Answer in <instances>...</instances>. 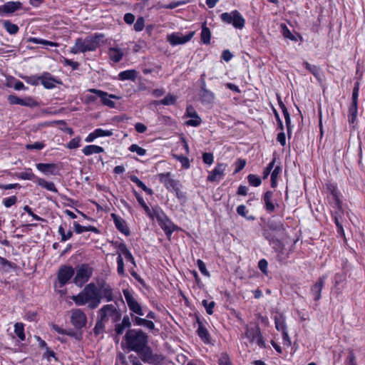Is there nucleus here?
<instances>
[{
    "mask_svg": "<svg viewBox=\"0 0 365 365\" xmlns=\"http://www.w3.org/2000/svg\"><path fill=\"white\" fill-rule=\"evenodd\" d=\"M104 38L102 34H95L89 36L84 39L78 38L76 39L73 46L71 48V52L73 54L79 53H86L88 51H94L99 46L100 41Z\"/></svg>",
    "mask_w": 365,
    "mask_h": 365,
    "instance_id": "20e7f679",
    "label": "nucleus"
},
{
    "mask_svg": "<svg viewBox=\"0 0 365 365\" xmlns=\"http://www.w3.org/2000/svg\"><path fill=\"white\" fill-rule=\"evenodd\" d=\"M129 150L133 153H136L140 156H143L146 153V150L137 144H132L129 147Z\"/></svg>",
    "mask_w": 365,
    "mask_h": 365,
    "instance_id": "49530a36",
    "label": "nucleus"
},
{
    "mask_svg": "<svg viewBox=\"0 0 365 365\" xmlns=\"http://www.w3.org/2000/svg\"><path fill=\"white\" fill-rule=\"evenodd\" d=\"M71 299L78 306L88 304L90 309H96L101 304V296L94 283L87 284L77 295L71 297Z\"/></svg>",
    "mask_w": 365,
    "mask_h": 365,
    "instance_id": "f03ea898",
    "label": "nucleus"
},
{
    "mask_svg": "<svg viewBox=\"0 0 365 365\" xmlns=\"http://www.w3.org/2000/svg\"><path fill=\"white\" fill-rule=\"evenodd\" d=\"M92 274V269L86 264H82L76 271L73 282L78 287H82L87 282Z\"/></svg>",
    "mask_w": 365,
    "mask_h": 365,
    "instance_id": "9d476101",
    "label": "nucleus"
},
{
    "mask_svg": "<svg viewBox=\"0 0 365 365\" xmlns=\"http://www.w3.org/2000/svg\"><path fill=\"white\" fill-rule=\"evenodd\" d=\"M140 359L145 363L150 364H157L163 360V357L158 354H154L150 347L146 345L140 351H136Z\"/></svg>",
    "mask_w": 365,
    "mask_h": 365,
    "instance_id": "ddd939ff",
    "label": "nucleus"
},
{
    "mask_svg": "<svg viewBox=\"0 0 365 365\" xmlns=\"http://www.w3.org/2000/svg\"><path fill=\"white\" fill-rule=\"evenodd\" d=\"M359 93V83L356 82V83H355L354 88H353L351 104L358 105Z\"/></svg>",
    "mask_w": 365,
    "mask_h": 365,
    "instance_id": "c03bdc74",
    "label": "nucleus"
},
{
    "mask_svg": "<svg viewBox=\"0 0 365 365\" xmlns=\"http://www.w3.org/2000/svg\"><path fill=\"white\" fill-rule=\"evenodd\" d=\"M247 180L249 183L255 187L259 186L262 182L261 179L258 176L253 174H250L247 176Z\"/></svg>",
    "mask_w": 365,
    "mask_h": 365,
    "instance_id": "de8ad7c7",
    "label": "nucleus"
},
{
    "mask_svg": "<svg viewBox=\"0 0 365 365\" xmlns=\"http://www.w3.org/2000/svg\"><path fill=\"white\" fill-rule=\"evenodd\" d=\"M94 131L97 138L102 136H111L113 135V132L111 130H105L101 128L96 129Z\"/></svg>",
    "mask_w": 365,
    "mask_h": 365,
    "instance_id": "13d9d810",
    "label": "nucleus"
},
{
    "mask_svg": "<svg viewBox=\"0 0 365 365\" xmlns=\"http://www.w3.org/2000/svg\"><path fill=\"white\" fill-rule=\"evenodd\" d=\"M195 31H191L186 35L180 33H173L168 36L167 40L172 46L183 44L188 42L193 37Z\"/></svg>",
    "mask_w": 365,
    "mask_h": 365,
    "instance_id": "2eb2a0df",
    "label": "nucleus"
},
{
    "mask_svg": "<svg viewBox=\"0 0 365 365\" xmlns=\"http://www.w3.org/2000/svg\"><path fill=\"white\" fill-rule=\"evenodd\" d=\"M198 336L203 340L205 342H209V334L205 327L202 325L200 324L197 329Z\"/></svg>",
    "mask_w": 365,
    "mask_h": 365,
    "instance_id": "58836bf2",
    "label": "nucleus"
},
{
    "mask_svg": "<svg viewBox=\"0 0 365 365\" xmlns=\"http://www.w3.org/2000/svg\"><path fill=\"white\" fill-rule=\"evenodd\" d=\"M131 326V322L128 316H124L121 323L115 325V331L117 334H122L126 328Z\"/></svg>",
    "mask_w": 365,
    "mask_h": 365,
    "instance_id": "c85d7f7f",
    "label": "nucleus"
},
{
    "mask_svg": "<svg viewBox=\"0 0 365 365\" xmlns=\"http://www.w3.org/2000/svg\"><path fill=\"white\" fill-rule=\"evenodd\" d=\"M211 32L209 28H207L204 24L202 26L201 31V41L205 44H209L210 42Z\"/></svg>",
    "mask_w": 365,
    "mask_h": 365,
    "instance_id": "72a5a7b5",
    "label": "nucleus"
},
{
    "mask_svg": "<svg viewBox=\"0 0 365 365\" xmlns=\"http://www.w3.org/2000/svg\"><path fill=\"white\" fill-rule=\"evenodd\" d=\"M117 264H118V268H117L118 273L120 275L123 276L125 273V271H124L123 259L122 257L121 254H118V256L117 258Z\"/></svg>",
    "mask_w": 365,
    "mask_h": 365,
    "instance_id": "09e8293b",
    "label": "nucleus"
},
{
    "mask_svg": "<svg viewBox=\"0 0 365 365\" xmlns=\"http://www.w3.org/2000/svg\"><path fill=\"white\" fill-rule=\"evenodd\" d=\"M24 324L22 323L17 322L14 325V331L16 336L21 340L25 339V334L24 332Z\"/></svg>",
    "mask_w": 365,
    "mask_h": 365,
    "instance_id": "e433bc0d",
    "label": "nucleus"
},
{
    "mask_svg": "<svg viewBox=\"0 0 365 365\" xmlns=\"http://www.w3.org/2000/svg\"><path fill=\"white\" fill-rule=\"evenodd\" d=\"M275 327L278 331H281L282 332L286 331V324L284 323V320L282 316L275 317L274 318Z\"/></svg>",
    "mask_w": 365,
    "mask_h": 365,
    "instance_id": "ea45409f",
    "label": "nucleus"
},
{
    "mask_svg": "<svg viewBox=\"0 0 365 365\" xmlns=\"http://www.w3.org/2000/svg\"><path fill=\"white\" fill-rule=\"evenodd\" d=\"M123 292L129 309L137 315L143 316L144 314L142 307L134 297L130 291L128 289H123Z\"/></svg>",
    "mask_w": 365,
    "mask_h": 365,
    "instance_id": "f8f14e48",
    "label": "nucleus"
},
{
    "mask_svg": "<svg viewBox=\"0 0 365 365\" xmlns=\"http://www.w3.org/2000/svg\"><path fill=\"white\" fill-rule=\"evenodd\" d=\"M71 323L76 329H81L86 325L87 317L80 309H73L70 311Z\"/></svg>",
    "mask_w": 365,
    "mask_h": 365,
    "instance_id": "9b49d317",
    "label": "nucleus"
},
{
    "mask_svg": "<svg viewBox=\"0 0 365 365\" xmlns=\"http://www.w3.org/2000/svg\"><path fill=\"white\" fill-rule=\"evenodd\" d=\"M103 148L96 145H89L84 147L83 153L86 155H91L94 153H101L103 152Z\"/></svg>",
    "mask_w": 365,
    "mask_h": 365,
    "instance_id": "7c9ffc66",
    "label": "nucleus"
},
{
    "mask_svg": "<svg viewBox=\"0 0 365 365\" xmlns=\"http://www.w3.org/2000/svg\"><path fill=\"white\" fill-rule=\"evenodd\" d=\"M105 322L102 321L101 319L97 318L96 326L93 329V331L96 335L101 334L105 329Z\"/></svg>",
    "mask_w": 365,
    "mask_h": 365,
    "instance_id": "79ce46f5",
    "label": "nucleus"
},
{
    "mask_svg": "<svg viewBox=\"0 0 365 365\" xmlns=\"http://www.w3.org/2000/svg\"><path fill=\"white\" fill-rule=\"evenodd\" d=\"M17 178L22 180H34L36 176L31 170H26L17 174Z\"/></svg>",
    "mask_w": 365,
    "mask_h": 365,
    "instance_id": "a18cd8bd",
    "label": "nucleus"
},
{
    "mask_svg": "<svg viewBox=\"0 0 365 365\" xmlns=\"http://www.w3.org/2000/svg\"><path fill=\"white\" fill-rule=\"evenodd\" d=\"M111 217L113 220L116 228L126 236L129 235L130 231L124 220L114 213L111 214Z\"/></svg>",
    "mask_w": 365,
    "mask_h": 365,
    "instance_id": "393cba45",
    "label": "nucleus"
},
{
    "mask_svg": "<svg viewBox=\"0 0 365 365\" xmlns=\"http://www.w3.org/2000/svg\"><path fill=\"white\" fill-rule=\"evenodd\" d=\"M175 158L179 160L182 166L185 168H190V162L187 157L182 156V155H175Z\"/></svg>",
    "mask_w": 365,
    "mask_h": 365,
    "instance_id": "052dcab7",
    "label": "nucleus"
},
{
    "mask_svg": "<svg viewBox=\"0 0 365 365\" xmlns=\"http://www.w3.org/2000/svg\"><path fill=\"white\" fill-rule=\"evenodd\" d=\"M37 183L38 185L46 189L47 190H49V191H51L53 192H58V190L53 182H48L43 178H37Z\"/></svg>",
    "mask_w": 365,
    "mask_h": 365,
    "instance_id": "473e14b6",
    "label": "nucleus"
},
{
    "mask_svg": "<svg viewBox=\"0 0 365 365\" xmlns=\"http://www.w3.org/2000/svg\"><path fill=\"white\" fill-rule=\"evenodd\" d=\"M109 58L115 63L119 62L123 57L124 53L120 48L111 47L108 49Z\"/></svg>",
    "mask_w": 365,
    "mask_h": 365,
    "instance_id": "bb28decb",
    "label": "nucleus"
},
{
    "mask_svg": "<svg viewBox=\"0 0 365 365\" xmlns=\"http://www.w3.org/2000/svg\"><path fill=\"white\" fill-rule=\"evenodd\" d=\"M45 146L44 143L41 142H36L33 144H27L26 145V149L32 150V149H36V150H41Z\"/></svg>",
    "mask_w": 365,
    "mask_h": 365,
    "instance_id": "680f3d73",
    "label": "nucleus"
},
{
    "mask_svg": "<svg viewBox=\"0 0 365 365\" xmlns=\"http://www.w3.org/2000/svg\"><path fill=\"white\" fill-rule=\"evenodd\" d=\"M36 168L44 174L55 175L57 170V166L54 163H38Z\"/></svg>",
    "mask_w": 365,
    "mask_h": 365,
    "instance_id": "a878e982",
    "label": "nucleus"
},
{
    "mask_svg": "<svg viewBox=\"0 0 365 365\" xmlns=\"http://www.w3.org/2000/svg\"><path fill=\"white\" fill-rule=\"evenodd\" d=\"M274 165V160H272L263 171V178H267Z\"/></svg>",
    "mask_w": 365,
    "mask_h": 365,
    "instance_id": "774afa93",
    "label": "nucleus"
},
{
    "mask_svg": "<svg viewBox=\"0 0 365 365\" xmlns=\"http://www.w3.org/2000/svg\"><path fill=\"white\" fill-rule=\"evenodd\" d=\"M80 141L81 138L79 137L74 138L67 144V148L69 149L77 148L80 146Z\"/></svg>",
    "mask_w": 365,
    "mask_h": 365,
    "instance_id": "864d4df0",
    "label": "nucleus"
},
{
    "mask_svg": "<svg viewBox=\"0 0 365 365\" xmlns=\"http://www.w3.org/2000/svg\"><path fill=\"white\" fill-rule=\"evenodd\" d=\"M272 233H270L269 236L266 237L269 240L270 243L274 245V248L280 250L283 248V245L280 242L277 237H280L284 239V236L286 235V231L284 226L281 224L276 225L274 228H272Z\"/></svg>",
    "mask_w": 365,
    "mask_h": 365,
    "instance_id": "0eeeda50",
    "label": "nucleus"
},
{
    "mask_svg": "<svg viewBox=\"0 0 365 365\" xmlns=\"http://www.w3.org/2000/svg\"><path fill=\"white\" fill-rule=\"evenodd\" d=\"M273 192L272 191H267L263 197L264 206L268 212L274 211L275 205L272 202Z\"/></svg>",
    "mask_w": 365,
    "mask_h": 365,
    "instance_id": "cd10ccee",
    "label": "nucleus"
},
{
    "mask_svg": "<svg viewBox=\"0 0 365 365\" xmlns=\"http://www.w3.org/2000/svg\"><path fill=\"white\" fill-rule=\"evenodd\" d=\"M346 365H356V357L353 351H349L345 361Z\"/></svg>",
    "mask_w": 365,
    "mask_h": 365,
    "instance_id": "6e6d98bb",
    "label": "nucleus"
},
{
    "mask_svg": "<svg viewBox=\"0 0 365 365\" xmlns=\"http://www.w3.org/2000/svg\"><path fill=\"white\" fill-rule=\"evenodd\" d=\"M325 193L327 195V200L329 205L334 209L333 217L337 227V232L341 235H344L343 226L340 222L343 210L341 207V194L337 187L336 183L329 182L325 185Z\"/></svg>",
    "mask_w": 365,
    "mask_h": 365,
    "instance_id": "f257e3e1",
    "label": "nucleus"
},
{
    "mask_svg": "<svg viewBox=\"0 0 365 365\" xmlns=\"http://www.w3.org/2000/svg\"><path fill=\"white\" fill-rule=\"evenodd\" d=\"M24 210L29 215H31L34 219L38 220V221H43V219L40 217L39 216L36 215L35 213H34L31 209V207L28 205H25L24 207Z\"/></svg>",
    "mask_w": 365,
    "mask_h": 365,
    "instance_id": "69168bd1",
    "label": "nucleus"
},
{
    "mask_svg": "<svg viewBox=\"0 0 365 365\" xmlns=\"http://www.w3.org/2000/svg\"><path fill=\"white\" fill-rule=\"evenodd\" d=\"M17 198L16 196H11L4 199L3 203L6 207H10L11 206L16 204Z\"/></svg>",
    "mask_w": 365,
    "mask_h": 365,
    "instance_id": "4d7b16f0",
    "label": "nucleus"
},
{
    "mask_svg": "<svg viewBox=\"0 0 365 365\" xmlns=\"http://www.w3.org/2000/svg\"><path fill=\"white\" fill-rule=\"evenodd\" d=\"M227 167L226 164L218 163L215 169L210 172L207 176V180L210 182L220 181L225 175L224 172Z\"/></svg>",
    "mask_w": 365,
    "mask_h": 365,
    "instance_id": "aec40b11",
    "label": "nucleus"
},
{
    "mask_svg": "<svg viewBox=\"0 0 365 365\" xmlns=\"http://www.w3.org/2000/svg\"><path fill=\"white\" fill-rule=\"evenodd\" d=\"M159 180L165 187L170 190L178 189V181L171 177L170 173H160L158 175Z\"/></svg>",
    "mask_w": 365,
    "mask_h": 365,
    "instance_id": "a211bd4d",
    "label": "nucleus"
},
{
    "mask_svg": "<svg viewBox=\"0 0 365 365\" xmlns=\"http://www.w3.org/2000/svg\"><path fill=\"white\" fill-rule=\"evenodd\" d=\"M8 101L12 105H21L30 108L36 107L38 106V103L30 96L21 98L15 95H10L8 97Z\"/></svg>",
    "mask_w": 365,
    "mask_h": 365,
    "instance_id": "dca6fc26",
    "label": "nucleus"
},
{
    "mask_svg": "<svg viewBox=\"0 0 365 365\" xmlns=\"http://www.w3.org/2000/svg\"><path fill=\"white\" fill-rule=\"evenodd\" d=\"M4 27L8 33L11 35H14L18 33L19 27L16 24L11 23L9 21H5L4 22Z\"/></svg>",
    "mask_w": 365,
    "mask_h": 365,
    "instance_id": "c9c22d12",
    "label": "nucleus"
},
{
    "mask_svg": "<svg viewBox=\"0 0 365 365\" xmlns=\"http://www.w3.org/2000/svg\"><path fill=\"white\" fill-rule=\"evenodd\" d=\"M197 267L200 271V272L205 275V276H207L209 277L210 276V273L207 270V268H206V266H205V264L203 262L202 260L201 259H198L197 261Z\"/></svg>",
    "mask_w": 365,
    "mask_h": 365,
    "instance_id": "5fc2aeb1",
    "label": "nucleus"
},
{
    "mask_svg": "<svg viewBox=\"0 0 365 365\" xmlns=\"http://www.w3.org/2000/svg\"><path fill=\"white\" fill-rule=\"evenodd\" d=\"M245 333V337L251 344H257L259 347L264 346V341L262 339L259 327L257 325L255 327L246 326Z\"/></svg>",
    "mask_w": 365,
    "mask_h": 365,
    "instance_id": "1a4fd4ad",
    "label": "nucleus"
},
{
    "mask_svg": "<svg viewBox=\"0 0 365 365\" xmlns=\"http://www.w3.org/2000/svg\"><path fill=\"white\" fill-rule=\"evenodd\" d=\"M145 26V20L143 17L138 18L137 21L134 24V29L136 31H141Z\"/></svg>",
    "mask_w": 365,
    "mask_h": 365,
    "instance_id": "3c124183",
    "label": "nucleus"
},
{
    "mask_svg": "<svg viewBox=\"0 0 365 365\" xmlns=\"http://www.w3.org/2000/svg\"><path fill=\"white\" fill-rule=\"evenodd\" d=\"M138 201L140 203V205L144 208L146 214L151 218H154L155 214L154 212H152L149 207L146 205L145 202L143 199L142 197L138 196L137 197Z\"/></svg>",
    "mask_w": 365,
    "mask_h": 365,
    "instance_id": "37998d69",
    "label": "nucleus"
},
{
    "mask_svg": "<svg viewBox=\"0 0 365 365\" xmlns=\"http://www.w3.org/2000/svg\"><path fill=\"white\" fill-rule=\"evenodd\" d=\"M221 20L226 23L232 24L235 28L242 29L245 23V20L240 13L234 10L230 13H222L220 16Z\"/></svg>",
    "mask_w": 365,
    "mask_h": 365,
    "instance_id": "423d86ee",
    "label": "nucleus"
},
{
    "mask_svg": "<svg viewBox=\"0 0 365 365\" xmlns=\"http://www.w3.org/2000/svg\"><path fill=\"white\" fill-rule=\"evenodd\" d=\"M358 105L351 104L349 108L348 121L350 124L356 123Z\"/></svg>",
    "mask_w": 365,
    "mask_h": 365,
    "instance_id": "c756f323",
    "label": "nucleus"
},
{
    "mask_svg": "<svg viewBox=\"0 0 365 365\" xmlns=\"http://www.w3.org/2000/svg\"><path fill=\"white\" fill-rule=\"evenodd\" d=\"M39 79L41 80V84L48 89L53 88L56 86V85L61 84V82L58 80L53 78L52 76H51L49 73H45L43 76H41Z\"/></svg>",
    "mask_w": 365,
    "mask_h": 365,
    "instance_id": "b1692460",
    "label": "nucleus"
},
{
    "mask_svg": "<svg viewBox=\"0 0 365 365\" xmlns=\"http://www.w3.org/2000/svg\"><path fill=\"white\" fill-rule=\"evenodd\" d=\"M88 91L90 93L96 94L101 98V102L103 105L107 106L110 108L115 107V103L111 99L118 98L117 96L112 94H108L106 92L95 88H91L88 90Z\"/></svg>",
    "mask_w": 365,
    "mask_h": 365,
    "instance_id": "f3484780",
    "label": "nucleus"
},
{
    "mask_svg": "<svg viewBox=\"0 0 365 365\" xmlns=\"http://www.w3.org/2000/svg\"><path fill=\"white\" fill-rule=\"evenodd\" d=\"M98 292L101 299H105L107 302H111L113 300V292L110 285L103 283L100 286Z\"/></svg>",
    "mask_w": 365,
    "mask_h": 365,
    "instance_id": "4be33fe9",
    "label": "nucleus"
},
{
    "mask_svg": "<svg viewBox=\"0 0 365 365\" xmlns=\"http://www.w3.org/2000/svg\"><path fill=\"white\" fill-rule=\"evenodd\" d=\"M74 274V269L71 266H62L58 272V284L56 287H62L66 284Z\"/></svg>",
    "mask_w": 365,
    "mask_h": 365,
    "instance_id": "4468645a",
    "label": "nucleus"
},
{
    "mask_svg": "<svg viewBox=\"0 0 365 365\" xmlns=\"http://www.w3.org/2000/svg\"><path fill=\"white\" fill-rule=\"evenodd\" d=\"M185 115L191 118L190 120L185 122L187 125L197 127L199 126L202 123L200 117L192 106L187 107Z\"/></svg>",
    "mask_w": 365,
    "mask_h": 365,
    "instance_id": "6ab92c4d",
    "label": "nucleus"
},
{
    "mask_svg": "<svg viewBox=\"0 0 365 365\" xmlns=\"http://www.w3.org/2000/svg\"><path fill=\"white\" fill-rule=\"evenodd\" d=\"M21 3L19 1H9L0 6V15L4 14H12L21 7Z\"/></svg>",
    "mask_w": 365,
    "mask_h": 365,
    "instance_id": "5701e85b",
    "label": "nucleus"
},
{
    "mask_svg": "<svg viewBox=\"0 0 365 365\" xmlns=\"http://www.w3.org/2000/svg\"><path fill=\"white\" fill-rule=\"evenodd\" d=\"M0 267H2V268H5V267H9V268H14V264L8 261L7 259H6L5 258H3L1 257H0Z\"/></svg>",
    "mask_w": 365,
    "mask_h": 365,
    "instance_id": "0e129e2a",
    "label": "nucleus"
},
{
    "mask_svg": "<svg viewBox=\"0 0 365 365\" xmlns=\"http://www.w3.org/2000/svg\"><path fill=\"white\" fill-rule=\"evenodd\" d=\"M137 72L135 70H127L120 72L118 74V78L120 81L131 80L135 81L136 78Z\"/></svg>",
    "mask_w": 365,
    "mask_h": 365,
    "instance_id": "2f4dec72",
    "label": "nucleus"
},
{
    "mask_svg": "<svg viewBox=\"0 0 365 365\" xmlns=\"http://www.w3.org/2000/svg\"><path fill=\"white\" fill-rule=\"evenodd\" d=\"M282 34L284 38H289L291 40H294V36L292 34L289 29L287 27L285 24H281Z\"/></svg>",
    "mask_w": 365,
    "mask_h": 365,
    "instance_id": "8fccbe9b",
    "label": "nucleus"
},
{
    "mask_svg": "<svg viewBox=\"0 0 365 365\" xmlns=\"http://www.w3.org/2000/svg\"><path fill=\"white\" fill-rule=\"evenodd\" d=\"M98 317L105 322L111 320L113 323H115L120 319L121 314L114 305L106 304L98 310Z\"/></svg>",
    "mask_w": 365,
    "mask_h": 365,
    "instance_id": "39448f33",
    "label": "nucleus"
},
{
    "mask_svg": "<svg viewBox=\"0 0 365 365\" xmlns=\"http://www.w3.org/2000/svg\"><path fill=\"white\" fill-rule=\"evenodd\" d=\"M218 364H219V365H232V363L230 361L229 356L225 354H222L220 356V357L218 360Z\"/></svg>",
    "mask_w": 365,
    "mask_h": 365,
    "instance_id": "bf43d9fd",
    "label": "nucleus"
},
{
    "mask_svg": "<svg viewBox=\"0 0 365 365\" xmlns=\"http://www.w3.org/2000/svg\"><path fill=\"white\" fill-rule=\"evenodd\" d=\"M154 214L161 228L167 235H170L177 227L168 219L161 210H154Z\"/></svg>",
    "mask_w": 365,
    "mask_h": 365,
    "instance_id": "6e6552de",
    "label": "nucleus"
},
{
    "mask_svg": "<svg viewBox=\"0 0 365 365\" xmlns=\"http://www.w3.org/2000/svg\"><path fill=\"white\" fill-rule=\"evenodd\" d=\"M202 160L205 163L211 165L214 160L213 155L210 153H205L202 155Z\"/></svg>",
    "mask_w": 365,
    "mask_h": 365,
    "instance_id": "e2e57ef3",
    "label": "nucleus"
},
{
    "mask_svg": "<svg viewBox=\"0 0 365 365\" xmlns=\"http://www.w3.org/2000/svg\"><path fill=\"white\" fill-rule=\"evenodd\" d=\"M200 98L202 103L205 105H211L214 103L215 95L212 91L206 88L205 82H203L201 86Z\"/></svg>",
    "mask_w": 365,
    "mask_h": 365,
    "instance_id": "412c9836",
    "label": "nucleus"
},
{
    "mask_svg": "<svg viewBox=\"0 0 365 365\" xmlns=\"http://www.w3.org/2000/svg\"><path fill=\"white\" fill-rule=\"evenodd\" d=\"M280 106L282 110V113L284 114L286 125L287 127L288 135H289L290 123H291L290 115H289V113L287 109L286 108L285 106L282 103H280Z\"/></svg>",
    "mask_w": 365,
    "mask_h": 365,
    "instance_id": "4c0bfd02",
    "label": "nucleus"
},
{
    "mask_svg": "<svg viewBox=\"0 0 365 365\" xmlns=\"http://www.w3.org/2000/svg\"><path fill=\"white\" fill-rule=\"evenodd\" d=\"M177 101L175 96L169 94L166 96L163 99L160 101H155L154 103L156 105L163 104L165 106L174 105Z\"/></svg>",
    "mask_w": 365,
    "mask_h": 365,
    "instance_id": "f704fd0d",
    "label": "nucleus"
},
{
    "mask_svg": "<svg viewBox=\"0 0 365 365\" xmlns=\"http://www.w3.org/2000/svg\"><path fill=\"white\" fill-rule=\"evenodd\" d=\"M235 164H236L237 167L235 170V173H238L245 168V166L246 165V161H245V160H243V159H238L236 161Z\"/></svg>",
    "mask_w": 365,
    "mask_h": 365,
    "instance_id": "338daca9",
    "label": "nucleus"
},
{
    "mask_svg": "<svg viewBox=\"0 0 365 365\" xmlns=\"http://www.w3.org/2000/svg\"><path fill=\"white\" fill-rule=\"evenodd\" d=\"M202 304L206 309V312L208 314H212L213 313L212 309L215 304L214 302H208L207 300L204 299L202 300Z\"/></svg>",
    "mask_w": 365,
    "mask_h": 365,
    "instance_id": "603ef678",
    "label": "nucleus"
},
{
    "mask_svg": "<svg viewBox=\"0 0 365 365\" xmlns=\"http://www.w3.org/2000/svg\"><path fill=\"white\" fill-rule=\"evenodd\" d=\"M124 341L128 351H140L148 345V336L141 329H129L124 336Z\"/></svg>",
    "mask_w": 365,
    "mask_h": 365,
    "instance_id": "7ed1b4c3",
    "label": "nucleus"
},
{
    "mask_svg": "<svg viewBox=\"0 0 365 365\" xmlns=\"http://www.w3.org/2000/svg\"><path fill=\"white\" fill-rule=\"evenodd\" d=\"M29 41L34 43L43 44L44 46H58V43H57L46 41L44 39L38 38H30Z\"/></svg>",
    "mask_w": 365,
    "mask_h": 365,
    "instance_id": "a19ab883",
    "label": "nucleus"
}]
</instances>
